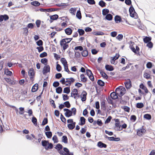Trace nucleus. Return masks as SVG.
<instances>
[{"instance_id":"nucleus-1","label":"nucleus","mask_w":155,"mask_h":155,"mask_svg":"<svg viewBox=\"0 0 155 155\" xmlns=\"http://www.w3.org/2000/svg\"><path fill=\"white\" fill-rule=\"evenodd\" d=\"M115 91L118 96L121 97L126 93V90L124 87L120 86L116 89Z\"/></svg>"},{"instance_id":"nucleus-2","label":"nucleus","mask_w":155,"mask_h":155,"mask_svg":"<svg viewBox=\"0 0 155 155\" xmlns=\"http://www.w3.org/2000/svg\"><path fill=\"white\" fill-rule=\"evenodd\" d=\"M9 16L7 15H0V22L4 20L6 21L8 20Z\"/></svg>"},{"instance_id":"nucleus-3","label":"nucleus","mask_w":155,"mask_h":155,"mask_svg":"<svg viewBox=\"0 0 155 155\" xmlns=\"http://www.w3.org/2000/svg\"><path fill=\"white\" fill-rule=\"evenodd\" d=\"M129 12L130 16L132 18L134 17L135 16L134 13H135L136 12L134 8L132 6L130 8Z\"/></svg>"},{"instance_id":"nucleus-4","label":"nucleus","mask_w":155,"mask_h":155,"mask_svg":"<svg viewBox=\"0 0 155 155\" xmlns=\"http://www.w3.org/2000/svg\"><path fill=\"white\" fill-rule=\"evenodd\" d=\"M114 129L117 131H119L122 130L121 125L120 124V123H115Z\"/></svg>"},{"instance_id":"nucleus-5","label":"nucleus","mask_w":155,"mask_h":155,"mask_svg":"<svg viewBox=\"0 0 155 155\" xmlns=\"http://www.w3.org/2000/svg\"><path fill=\"white\" fill-rule=\"evenodd\" d=\"M146 131V130L145 129L142 128L138 130L137 131V134L138 135L140 136L143 134Z\"/></svg>"},{"instance_id":"nucleus-6","label":"nucleus","mask_w":155,"mask_h":155,"mask_svg":"<svg viewBox=\"0 0 155 155\" xmlns=\"http://www.w3.org/2000/svg\"><path fill=\"white\" fill-rule=\"evenodd\" d=\"M129 44L130 45L129 48H130L134 53L136 54V49L134 46V43L130 41L129 42Z\"/></svg>"},{"instance_id":"nucleus-7","label":"nucleus","mask_w":155,"mask_h":155,"mask_svg":"<svg viewBox=\"0 0 155 155\" xmlns=\"http://www.w3.org/2000/svg\"><path fill=\"white\" fill-rule=\"evenodd\" d=\"M28 72L29 75L31 76V77H30V79L31 80L33 78V76L35 75V73L33 69L32 68H30Z\"/></svg>"},{"instance_id":"nucleus-8","label":"nucleus","mask_w":155,"mask_h":155,"mask_svg":"<svg viewBox=\"0 0 155 155\" xmlns=\"http://www.w3.org/2000/svg\"><path fill=\"white\" fill-rule=\"evenodd\" d=\"M124 84L126 88L127 89H129L131 87V82L130 80H128L124 82Z\"/></svg>"},{"instance_id":"nucleus-9","label":"nucleus","mask_w":155,"mask_h":155,"mask_svg":"<svg viewBox=\"0 0 155 155\" xmlns=\"http://www.w3.org/2000/svg\"><path fill=\"white\" fill-rule=\"evenodd\" d=\"M67 43L64 41L61 42V40L60 41V45L61 46L63 47V49L64 51H65L68 47V45Z\"/></svg>"},{"instance_id":"nucleus-10","label":"nucleus","mask_w":155,"mask_h":155,"mask_svg":"<svg viewBox=\"0 0 155 155\" xmlns=\"http://www.w3.org/2000/svg\"><path fill=\"white\" fill-rule=\"evenodd\" d=\"M50 67L49 65H47L44 67L43 69V74H45L50 72Z\"/></svg>"},{"instance_id":"nucleus-11","label":"nucleus","mask_w":155,"mask_h":155,"mask_svg":"<svg viewBox=\"0 0 155 155\" xmlns=\"http://www.w3.org/2000/svg\"><path fill=\"white\" fill-rule=\"evenodd\" d=\"M118 97H106V99L108 103L113 105V100L117 99Z\"/></svg>"},{"instance_id":"nucleus-12","label":"nucleus","mask_w":155,"mask_h":155,"mask_svg":"<svg viewBox=\"0 0 155 155\" xmlns=\"http://www.w3.org/2000/svg\"><path fill=\"white\" fill-rule=\"evenodd\" d=\"M97 145L99 147L101 148H106L107 147V145L106 144L101 141L98 142Z\"/></svg>"},{"instance_id":"nucleus-13","label":"nucleus","mask_w":155,"mask_h":155,"mask_svg":"<svg viewBox=\"0 0 155 155\" xmlns=\"http://www.w3.org/2000/svg\"><path fill=\"white\" fill-rule=\"evenodd\" d=\"M105 68L107 70L109 71H112L114 70V68L112 65L108 64L106 65L105 66Z\"/></svg>"},{"instance_id":"nucleus-14","label":"nucleus","mask_w":155,"mask_h":155,"mask_svg":"<svg viewBox=\"0 0 155 155\" xmlns=\"http://www.w3.org/2000/svg\"><path fill=\"white\" fill-rule=\"evenodd\" d=\"M76 122H74L72 123L69 124L68 125V127L69 130H72L75 127Z\"/></svg>"},{"instance_id":"nucleus-15","label":"nucleus","mask_w":155,"mask_h":155,"mask_svg":"<svg viewBox=\"0 0 155 155\" xmlns=\"http://www.w3.org/2000/svg\"><path fill=\"white\" fill-rule=\"evenodd\" d=\"M78 94V90L76 89H74L72 90L71 93V97H72L73 96H75L77 95Z\"/></svg>"},{"instance_id":"nucleus-16","label":"nucleus","mask_w":155,"mask_h":155,"mask_svg":"<svg viewBox=\"0 0 155 155\" xmlns=\"http://www.w3.org/2000/svg\"><path fill=\"white\" fill-rule=\"evenodd\" d=\"M114 20L116 23H118L121 21V18L120 16L116 15L114 17Z\"/></svg>"},{"instance_id":"nucleus-17","label":"nucleus","mask_w":155,"mask_h":155,"mask_svg":"<svg viewBox=\"0 0 155 155\" xmlns=\"http://www.w3.org/2000/svg\"><path fill=\"white\" fill-rule=\"evenodd\" d=\"M65 33L67 35H71L72 32V29L70 28H67L65 30Z\"/></svg>"},{"instance_id":"nucleus-18","label":"nucleus","mask_w":155,"mask_h":155,"mask_svg":"<svg viewBox=\"0 0 155 155\" xmlns=\"http://www.w3.org/2000/svg\"><path fill=\"white\" fill-rule=\"evenodd\" d=\"M38 88V85L37 84H35L32 87V92H34L36 91Z\"/></svg>"},{"instance_id":"nucleus-19","label":"nucleus","mask_w":155,"mask_h":155,"mask_svg":"<svg viewBox=\"0 0 155 155\" xmlns=\"http://www.w3.org/2000/svg\"><path fill=\"white\" fill-rule=\"evenodd\" d=\"M74 81V80L72 78H66V81H65V83H68L70 85H71V83L73 82Z\"/></svg>"},{"instance_id":"nucleus-20","label":"nucleus","mask_w":155,"mask_h":155,"mask_svg":"<svg viewBox=\"0 0 155 155\" xmlns=\"http://www.w3.org/2000/svg\"><path fill=\"white\" fill-rule=\"evenodd\" d=\"M105 101V100L102 101L101 102V109L104 110H106Z\"/></svg>"},{"instance_id":"nucleus-21","label":"nucleus","mask_w":155,"mask_h":155,"mask_svg":"<svg viewBox=\"0 0 155 155\" xmlns=\"http://www.w3.org/2000/svg\"><path fill=\"white\" fill-rule=\"evenodd\" d=\"M99 71H100V74L104 78H105L106 79H107L108 78V76L104 72L101 70H99Z\"/></svg>"},{"instance_id":"nucleus-22","label":"nucleus","mask_w":155,"mask_h":155,"mask_svg":"<svg viewBox=\"0 0 155 155\" xmlns=\"http://www.w3.org/2000/svg\"><path fill=\"white\" fill-rule=\"evenodd\" d=\"M64 114L66 117H69L72 115V112L69 110L68 111L65 113Z\"/></svg>"},{"instance_id":"nucleus-23","label":"nucleus","mask_w":155,"mask_h":155,"mask_svg":"<svg viewBox=\"0 0 155 155\" xmlns=\"http://www.w3.org/2000/svg\"><path fill=\"white\" fill-rule=\"evenodd\" d=\"M85 119L83 117H81L80 118V121L81 123L79 124L81 126L85 124Z\"/></svg>"},{"instance_id":"nucleus-24","label":"nucleus","mask_w":155,"mask_h":155,"mask_svg":"<svg viewBox=\"0 0 155 155\" xmlns=\"http://www.w3.org/2000/svg\"><path fill=\"white\" fill-rule=\"evenodd\" d=\"M4 80L9 84H13V81L11 80L10 78H4Z\"/></svg>"},{"instance_id":"nucleus-25","label":"nucleus","mask_w":155,"mask_h":155,"mask_svg":"<svg viewBox=\"0 0 155 155\" xmlns=\"http://www.w3.org/2000/svg\"><path fill=\"white\" fill-rule=\"evenodd\" d=\"M82 55L83 57H85L87 56L88 55V52L87 49H85L83 50V51L81 52Z\"/></svg>"},{"instance_id":"nucleus-26","label":"nucleus","mask_w":155,"mask_h":155,"mask_svg":"<svg viewBox=\"0 0 155 155\" xmlns=\"http://www.w3.org/2000/svg\"><path fill=\"white\" fill-rule=\"evenodd\" d=\"M72 38H63L61 40V42H64L65 43H69L72 40Z\"/></svg>"},{"instance_id":"nucleus-27","label":"nucleus","mask_w":155,"mask_h":155,"mask_svg":"<svg viewBox=\"0 0 155 155\" xmlns=\"http://www.w3.org/2000/svg\"><path fill=\"white\" fill-rule=\"evenodd\" d=\"M106 19L108 21H111L112 19L113 16L110 14H107L105 16Z\"/></svg>"},{"instance_id":"nucleus-28","label":"nucleus","mask_w":155,"mask_h":155,"mask_svg":"<svg viewBox=\"0 0 155 155\" xmlns=\"http://www.w3.org/2000/svg\"><path fill=\"white\" fill-rule=\"evenodd\" d=\"M48 146H47V147H45V148L46 150H48L49 149H51L53 148V144H52V143H49L48 142Z\"/></svg>"},{"instance_id":"nucleus-29","label":"nucleus","mask_w":155,"mask_h":155,"mask_svg":"<svg viewBox=\"0 0 155 155\" xmlns=\"http://www.w3.org/2000/svg\"><path fill=\"white\" fill-rule=\"evenodd\" d=\"M70 91V88L69 87H67L64 88L63 90L64 93L68 94Z\"/></svg>"},{"instance_id":"nucleus-30","label":"nucleus","mask_w":155,"mask_h":155,"mask_svg":"<svg viewBox=\"0 0 155 155\" xmlns=\"http://www.w3.org/2000/svg\"><path fill=\"white\" fill-rule=\"evenodd\" d=\"M144 42L145 43H147L150 42L151 40V38L150 37H146L143 39Z\"/></svg>"},{"instance_id":"nucleus-31","label":"nucleus","mask_w":155,"mask_h":155,"mask_svg":"<svg viewBox=\"0 0 155 155\" xmlns=\"http://www.w3.org/2000/svg\"><path fill=\"white\" fill-rule=\"evenodd\" d=\"M76 16L79 19L81 18V13L80 10L77 11L76 14Z\"/></svg>"},{"instance_id":"nucleus-32","label":"nucleus","mask_w":155,"mask_h":155,"mask_svg":"<svg viewBox=\"0 0 155 155\" xmlns=\"http://www.w3.org/2000/svg\"><path fill=\"white\" fill-rule=\"evenodd\" d=\"M58 17V16L57 15H54L50 16V19L53 20H56Z\"/></svg>"},{"instance_id":"nucleus-33","label":"nucleus","mask_w":155,"mask_h":155,"mask_svg":"<svg viewBox=\"0 0 155 155\" xmlns=\"http://www.w3.org/2000/svg\"><path fill=\"white\" fill-rule=\"evenodd\" d=\"M93 34L97 35H103L104 34L103 32L101 31H94L93 32Z\"/></svg>"},{"instance_id":"nucleus-34","label":"nucleus","mask_w":155,"mask_h":155,"mask_svg":"<svg viewBox=\"0 0 155 155\" xmlns=\"http://www.w3.org/2000/svg\"><path fill=\"white\" fill-rule=\"evenodd\" d=\"M45 134L47 138H50L52 136V133L51 131H48L46 132Z\"/></svg>"},{"instance_id":"nucleus-35","label":"nucleus","mask_w":155,"mask_h":155,"mask_svg":"<svg viewBox=\"0 0 155 155\" xmlns=\"http://www.w3.org/2000/svg\"><path fill=\"white\" fill-rule=\"evenodd\" d=\"M61 61L64 66L68 64L67 62L64 58H62Z\"/></svg>"},{"instance_id":"nucleus-36","label":"nucleus","mask_w":155,"mask_h":155,"mask_svg":"<svg viewBox=\"0 0 155 155\" xmlns=\"http://www.w3.org/2000/svg\"><path fill=\"white\" fill-rule=\"evenodd\" d=\"M42 145L45 147H47V145L48 143V142L46 140H42L41 142Z\"/></svg>"},{"instance_id":"nucleus-37","label":"nucleus","mask_w":155,"mask_h":155,"mask_svg":"<svg viewBox=\"0 0 155 155\" xmlns=\"http://www.w3.org/2000/svg\"><path fill=\"white\" fill-rule=\"evenodd\" d=\"M97 83L99 85L102 87L104 86L105 84L104 82L100 79L98 80Z\"/></svg>"},{"instance_id":"nucleus-38","label":"nucleus","mask_w":155,"mask_h":155,"mask_svg":"<svg viewBox=\"0 0 155 155\" xmlns=\"http://www.w3.org/2000/svg\"><path fill=\"white\" fill-rule=\"evenodd\" d=\"M99 5L102 7L106 6V3L103 0H101L99 2Z\"/></svg>"},{"instance_id":"nucleus-39","label":"nucleus","mask_w":155,"mask_h":155,"mask_svg":"<svg viewBox=\"0 0 155 155\" xmlns=\"http://www.w3.org/2000/svg\"><path fill=\"white\" fill-rule=\"evenodd\" d=\"M109 12V10L107 9H104L102 10V14L104 15H106Z\"/></svg>"},{"instance_id":"nucleus-40","label":"nucleus","mask_w":155,"mask_h":155,"mask_svg":"<svg viewBox=\"0 0 155 155\" xmlns=\"http://www.w3.org/2000/svg\"><path fill=\"white\" fill-rule=\"evenodd\" d=\"M62 141L65 143H68V138L66 136H63L62 137Z\"/></svg>"},{"instance_id":"nucleus-41","label":"nucleus","mask_w":155,"mask_h":155,"mask_svg":"<svg viewBox=\"0 0 155 155\" xmlns=\"http://www.w3.org/2000/svg\"><path fill=\"white\" fill-rule=\"evenodd\" d=\"M62 148L63 146L60 143L58 144L55 147V148L58 149V150L62 149Z\"/></svg>"},{"instance_id":"nucleus-42","label":"nucleus","mask_w":155,"mask_h":155,"mask_svg":"<svg viewBox=\"0 0 155 155\" xmlns=\"http://www.w3.org/2000/svg\"><path fill=\"white\" fill-rule=\"evenodd\" d=\"M31 4L32 5L35 6H38L40 5V3L37 1H34L32 2H31Z\"/></svg>"},{"instance_id":"nucleus-43","label":"nucleus","mask_w":155,"mask_h":155,"mask_svg":"<svg viewBox=\"0 0 155 155\" xmlns=\"http://www.w3.org/2000/svg\"><path fill=\"white\" fill-rule=\"evenodd\" d=\"M144 106V104L142 103H138L136 104V107L138 108H141Z\"/></svg>"},{"instance_id":"nucleus-44","label":"nucleus","mask_w":155,"mask_h":155,"mask_svg":"<svg viewBox=\"0 0 155 155\" xmlns=\"http://www.w3.org/2000/svg\"><path fill=\"white\" fill-rule=\"evenodd\" d=\"M56 92L58 94H60L61 93L62 89L61 87H58L56 89Z\"/></svg>"},{"instance_id":"nucleus-45","label":"nucleus","mask_w":155,"mask_h":155,"mask_svg":"<svg viewBox=\"0 0 155 155\" xmlns=\"http://www.w3.org/2000/svg\"><path fill=\"white\" fill-rule=\"evenodd\" d=\"M121 108L123 109L124 110L127 112H129L130 111V108L127 106H123L121 107Z\"/></svg>"},{"instance_id":"nucleus-46","label":"nucleus","mask_w":155,"mask_h":155,"mask_svg":"<svg viewBox=\"0 0 155 155\" xmlns=\"http://www.w3.org/2000/svg\"><path fill=\"white\" fill-rule=\"evenodd\" d=\"M48 62V60L46 58H42L41 60V62L42 63L46 65Z\"/></svg>"},{"instance_id":"nucleus-47","label":"nucleus","mask_w":155,"mask_h":155,"mask_svg":"<svg viewBox=\"0 0 155 155\" xmlns=\"http://www.w3.org/2000/svg\"><path fill=\"white\" fill-rule=\"evenodd\" d=\"M78 32L80 36L82 35L84 33V31L81 29H78Z\"/></svg>"},{"instance_id":"nucleus-48","label":"nucleus","mask_w":155,"mask_h":155,"mask_svg":"<svg viewBox=\"0 0 155 155\" xmlns=\"http://www.w3.org/2000/svg\"><path fill=\"white\" fill-rule=\"evenodd\" d=\"M74 50L77 51L78 50H79L80 51H83V48L82 46H76L75 47Z\"/></svg>"},{"instance_id":"nucleus-49","label":"nucleus","mask_w":155,"mask_h":155,"mask_svg":"<svg viewBox=\"0 0 155 155\" xmlns=\"http://www.w3.org/2000/svg\"><path fill=\"white\" fill-rule=\"evenodd\" d=\"M64 106L68 108H69L71 106V105L68 101H66L64 102Z\"/></svg>"},{"instance_id":"nucleus-50","label":"nucleus","mask_w":155,"mask_h":155,"mask_svg":"<svg viewBox=\"0 0 155 155\" xmlns=\"http://www.w3.org/2000/svg\"><path fill=\"white\" fill-rule=\"evenodd\" d=\"M48 122V120L47 118H44L43 120L42 121V125L43 126L47 124Z\"/></svg>"},{"instance_id":"nucleus-51","label":"nucleus","mask_w":155,"mask_h":155,"mask_svg":"<svg viewBox=\"0 0 155 155\" xmlns=\"http://www.w3.org/2000/svg\"><path fill=\"white\" fill-rule=\"evenodd\" d=\"M31 121L32 122V123L34 124H35V125L37 124V119L35 117H33L32 118Z\"/></svg>"},{"instance_id":"nucleus-52","label":"nucleus","mask_w":155,"mask_h":155,"mask_svg":"<svg viewBox=\"0 0 155 155\" xmlns=\"http://www.w3.org/2000/svg\"><path fill=\"white\" fill-rule=\"evenodd\" d=\"M144 117L147 120H150L151 118L150 115L148 114H145L144 116Z\"/></svg>"},{"instance_id":"nucleus-53","label":"nucleus","mask_w":155,"mask_h":155,"mask_svg":"<svg viewBox=\"0 0 155 155\" xmlns=\"http://www.w3.org/2000/svg\"><path fill=\"white\" fill-rule=\"evenodd\" d=\"M70 13L73 15H75L76 12V9L74 8H71L70 9Z\"/></svg>"},{"instance_id":"nucleus-54","label":"nucleus","mask_w":155,"mask_h":155,"mask_svg":"<svg viewBox=\"0 0 155 155\" xmlns=\"http://www.w3.org/2000/svg\"><path fill=\"white\" fill-rule=\"evenodd\" d=\"M5 74L11 76L12 75V71L7 70V71H5Z\"/></svg>"},{"instance_id":"nucleus-55","label":"nucleus","mask_w":155,"mask_h":155,"mask_svg":"<svg viewBox=\"0 0 155 155\" xmlns=\"http://www.w3.org/2000/svg\"><path fill=\"white\" fill-rule=\"evenodd\" d=\"M64 71H65L67 72L69 74L71 73V72L69 71V70L68 69V64L64 65Z\"/></svg>"},{"instance_id":"nucleus-56","label":"nucleus","mask_w":155,"mask_h":155,"mask_svg":"<svg viewBox=\"0 0 155 155\" xmlns=\"http://www.w3.org/2000/svg\"><path fill=\"white\" fill-rule=\"evenodd\" d=\"M24 31V34H25L26 36L28 35V29L27 28H23Z\"/></svg>"},{"instance_id":"nucleus-57","label":"nucleus","mask_w":155,"mask_h":155,"mask_svg":"<svg viewBox=\"0 0 155 155\" xmlns=\"http://www.w3.org/2000/svg\"><path fill=\"white\" fill-rule=\"evenodd\" d=\"M86 73L87 75L88 76V77L92 75L93 74L91 71L88 69L86 70Z\"/></svg>"},{"instance_id":"nucleus-58","label":"nucleus","mask_w":155,"mask_h":155,"mask_svg":"<svg viewBox=\"0 0 155 155\" xmlns=\"http://www.w3.org/2000/svg\"><path fill=\"white\" fill-rule=\"evenodd\" d=\"M36 43L37 45L40 46L42 45L43 42L41 40H39L36 42Z\"/></svg>"},{"instance_id":"nucleus-59","label":"nucleus","mask_w":155,"mask_h":155,"mask_svg":"<svg viewBox=\"0 0 155 155\" xmlns=\"http://www.w3.org/2000/svg\"><path fill=\"white\" fill-rule=\"evenodd\" d=\"M56 68L57 71L58 72L60 71L61 70V65L58 64H57Z\"/></svg>"},{"instance_id":"nucleus-60","label":"nucleus","mask_w":155,"mask_h":155,"mask_svg":"<svg viewBox=\"0 0 155 155\" xmlns=\"http://www.w3.org/2000/svg\"><path fill=\"white\" fill-rule=\"evenodd\" d=\"M52 140L54 141V143L58 142V140L57 136L55 135L54 136L52 137Z\"/></svg>"},{"instance_id":"nucleus-61","label":"nucleus","mask_w":155,"mask_h":155,"mask_svg":"<svg viewBox=\"0 0 155 155\" xmlns=\"http://www.w3.org/2000/svg\"><path fill=\"white\" fill-rule=\"evenodd\" d=\"M123 36L122 34H119L116 37V38L119 41L121 40L123 38Z\"/></svg>"},{"instance_id":"nucleus-62","label":"nucleus","mask_w":155,"mask_h":155,"mask_svg":"<svg viewBox=\"0 0 155 155\" xmlns=\"http://www.w3.org/2000/svg\"><path fill=\"white\" fill-rule=\"evenodd\" d=\"M34 24L32 23H29L27 25V28L32 29L34 28Z\"/></svg>"},{"instance_id":"nucleus-63","label":"nucleus","mask_w":155,"mask_h":155,"mask_svg":"<svg viewBox=\"0 0 155 155\" xmlns=\"http://www.w3.org/2000/svg\"><path fill=\"white\" fill-rule=\"evenodd\" d=\"M60 119H61V120L62 122L64 123L66 122V119L62 114H61V115Z\"/></svg>"},{"instance_id":"nucleus-64","label":"nucleus","mask_w":155,"mask_h":155,"mask_svg":"<svg viewBox=\"0 0 155 155\" xmlns=\"http://www.w3.org/2000/svg\"><path fill=\"white\" fill-rule=\"evenodd\" d=\"M59 84H60L58 81H56L53 83V85L54 87H57L59 86Z\"/></svg>"}]
</instances>
